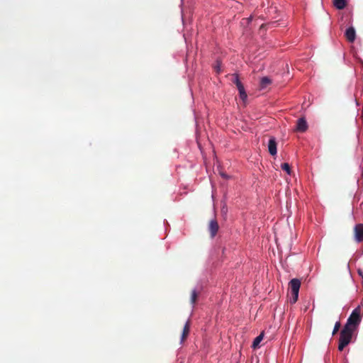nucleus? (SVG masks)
Returning <instances> with one entry per match:
<instances>
[{"label":"nucleus","instance_id":"6e6552de","mask_svg":"<svg viewBox=\"0 0 363 363\" xmlns=\"http://www.w3.org/2000/svg\"><path fill=\"white\" fill-rule=\"evenodd\" d=\"M277 142L276 139L274 137L270 138L269 143H268V150L270 155H275L277 152Z\"/></svg>","mask_w":363,"mask_h":363},{"label":"nucleus","instance_id":"ddd939ff","mask_svg":"<svg viewBox=\"0 0 363 363\" xmlns=\"http://www.w3.org/2000/svg\"><path fill=\"white\" fill-rule=\"evenodd\" d=\"M263 337H264V334L262 333L260 335H259L257 337H255V339L254 340V341L252 342V347L254 349L259 347V343L262 340Z\"/></svg>","mask_w":363,"mask_h":363},{"label":"nucleus","instance_id":"f3484780","mask_svg":"<svg viewBox=\"0 0 363 363\" xmlns=\"http://www.w3.org/2000/svg\"><path fill=\"white\" fill-rule=\"evenodd\" d=\"M341 326L340 322L337 321L335 323L333 330V335H335L337 331L340 330Z\"/></svg>","mask_w":363,"mask_h":363},{"label":"nucleus","instance_id":"a211bd4d","mask_svg":"<svg viewBox=\"0 0 363 363\" xmlns=\"http://www.w3.org/2000/svg\"><path fill=\"white\" fill-rule=\"evenodd\" d=\"M214 69L216 71V72L219 73L220 70V65L219 62H216V65L214 66Z\"/></svg>","mask_w":363,"mask_h":363},{"label":"nucleus","instance_id":"4468645a","mask_svg":"<svg viewBox=\"0 0 363 363\" xmlns=\"http://www.w3.org/2000/svg\"><path fill=\"white\" fill-rule=\"evenodd\" d=\"M199 294V292H198L196 289L192 290L190 299L191 304L194 305L196 303Z\"/></svg>","mask_w":363,"mask_h":363},{"label":"nucleus","instance_id":"20e7f679","mask_svg":"<svg viewBox=\"0 0 363 363\" xmlns=\"http://www.w3.org/2000/svg\"><path fill=\"white\" fill-rule=\"evenodd\" d=\"M354 240L357 242L363 241V224H357L354 228Z\"/></svg>","mask_w":363,"mask_h":363},{"label":"nucleus","instance_id":"aec40b11","mask_svg":"<svg viewBox=\"0 0 363 363\" xmlns=\"http://www.w3.org/2000/svg\"><path fill=\"white\" fill-rule=\"evenodd\" d=\"M362 177L363 178V167H362Z\"/></svg>","mask_w":363,"mask_h":363},{"label":"nucleus","instance_id":"7ed1b4c3","mask_svg":"<svg viewBox=\"0 0 363 363\" xmlns=\"http://www.w3.org/2000/svg\"><path fill=\"white\" fill-rule=\"evenodd\" d=\"M289 286L291 293L290 302L291 303H295L298 298V292L301 287V281L298 279H292L289 281Z\"/></svg>","mask_w":363,"mask_h":363},{"label":"nucleus","instance_id":"f257e3e1","mask_svg":"<svg viewBox=\"0 0 363 363\" xmlns=\"http://www.w3.org/2000/svg\"><path fill=\"white\" fill-rule=\"evenodd\" d=\"M361 311L362 310L360 306H357L356 308H354L349 316L344 327H347V328L352 329V330L354 331L357 326L359 325L362 320Z\"/></svg>","mask_w":363,"mask_h":363},{"label":"nucleus","instance_id":"6ab92c4d","mask_svg":"<svg viewBox=\"0 0 363 363\" xmlns=\"http://www.w3.org/2000/svg\"><path fill=\"white\" fill-rule=\"evenodd\" d=\"M220 175L224 179H228V176L225 173H220Z\"/></svg>","mask_w":363,"mask_h":363},{"label":"nucleus","instance_id":"f8f14e48","mask_svg":"<svg viewBox=\"0 0 363 363\" xmlns=\"http://www.w3.org/2000/svg\"><path fill=\"white\" fill-rule=\"evenodd\" d=\"M333 4L337 9H343L347 5V1L346 0H334Z\"/></svg>","mask_w":363,"mask_h":363},{"label":"nucleus","instance_id":"423d86ee","mask_svg":"<svg viewBox=\"0 0 363 363\" xmlns=\"http://www.w3.org/2000/svg\"><path fill=\"white\" fill-rule=\"evenodd\" d=\"M345 36L347 40L350 43H353L356 38V31L353 27L348 28L345 33Z\"/></svg>","mask_w":363,"mask_h":363},{"label":"nucleus","instance_id":"9d476101","mask_svg":"<svg viewBox=\"0 0 363 363\" xmlns=\"http://www.w3.org/2000/svg\"><path fill=\"white\" fill-rule=\"evenodd\" d=\"M271 84L272 80L268 77H264L260 80L259 87L262 89H264Z\"/></svg>","mask_w":363,"mask_h":363},{"label":"nucleus","instance_id":"39448f33","mask_svg":"<svg viewBox=\"0 0 363 363\" xmlns=\"http://www.w3.org/2000/svg\"><path fill=\"white\" fill-rule=\"evenodd\" d=\"M308 129V124L304 118H301L298 119L296 123V130L298 132L303 133L306 132Z\"/></svg>","mask_w":363,"mask_h":363},{"label":"nucleus","instance_id":"f03ea898","mask_svg":"<svg viewBox=\"0 0 363 363\" xmlns=\"http://www.w3.org/2000/svg\"><path fill=\"white\" fill-rule=\"evenodd\" d=\"M354 331L347 327H343L340 331L338 350L342 351L344 348L350 344L352 340V334Z\"/></svg>","mask_w":363,"mask_h":363},{"label":"nucleus","instance_id":"dca6fc26","mask_svg":"<svg viewBox=\"0 0 363 363\" xmlns=\"http://www.w3.org/2000/svg\"><path fill=\"white\" fill-rule=\"evenodd\" d=\"M281 168L287 172L288 174H291V167L288 163H283L281 165Z\"/></svg>","mask_w":363,"mask_h":363},{"label":"nucleus","instance_id":"2eb2a0df","mask_svg":"<svg viewBox=\"0 0 363 363\" xmlns=\"http://www.w3.org/2000/svg\"><path fill=\"white\" fill-rule=\"evenodd\" d=\"M231 81L233 83H234L236 85V86H239V84H242V82L239 79V76L238 74H232Z\"/></svg>","mask_w":363,"mask_h":363},{"label":"nucleus","instance_id":"0eeeda50","mask_svg":"<svg viewBox=\"0 0 363 363\" xmlns=\"http://www.w3.org/2000/svg\"><path fill=\"white\" fill-rule=\"evenodd\" d=\"M219 229L218 223L216 220H211L208 225V230L211 233V236L214 238L218 233Z\"/></svg>","mask_w":363,"mask_h":363},{"label":"nucleus","instance_id":"9b49d317","mask_svg":"<svg viewBox=\"0 0 363 363\" xmlns=\"http://www.w3.org/2000/svg\"><path fill=\"white\" fill-rule=\"evenodd\" d=\"M237 88L238 89L240 99L243 101H245L247 99V95L245 92V87H244L243 84H239V86H238Z\"/></svg>","mask_w":363,"mask_h":363},{"label":"nucleus","instance_id":"1a4fd4ad","mask_svg":"<svg viewBox=\"0 0 363 363\" xmlns=\"http://www.w3.org/2000/svg\"><path fill=\"white\" fill-rule=\"evenodd\" d=\"M190 331V321L188 320L184 327L183 328L182 337H181V342H183L188 337Z\"/></svg>","mask_w":363,"mask_h":363}]
</instances>
